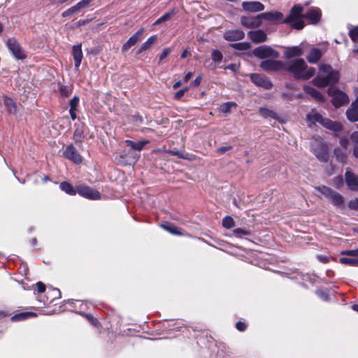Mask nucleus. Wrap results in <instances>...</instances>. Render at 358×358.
Returning a JSON list of instances; mask_svg holds the SVG:
<instances>
[{"label":"nucleus","mask_w":358,"mask_h":358,"mask_svg":"<svg viewBox=\"0 0 358 358\" xmlns=\"http://www.w3.org/2000/svg\"><path fill=\"white\" fill-rule=\"evenodd\" d=\"M284 70L292 73L296 79L308 80L315 73L313 67L308 66L302 58H296L285 62Z\"/></svg>","instance_id":"f257e3e1"},{"label":"nucleus","mask_w":358,"mask_h":358,"mask_svg":"<svg viewBox=\"0 0 358 358\" xmlns=\"http://www.w3.org/2000/svg\"><path fill=\"white\" fill-rule=\"evenodd\" d=\"M339 79V73L329 64H322L319 66V73L313 80L314 85L324 87L335 84Z\"/></svg>","instance_id":"f03ea898"},{"label":"nucleus","mask_w":358,"mask_h":358,"mask_svg":"<svg viewBox=\"0 0 358 358\" xmlns=\"http://www.w3.org/2000/svg\"><path fill=\"white\" fill-rule=\"evenodd\" d=\"M306 120L309 127H311V125L314 124L315 122H318L324 127L334 132H339L342 130L343 128L341 123L332 121L327 117H323L315 109H313L309 113L307 114Z\"/></svg>","instance_id":"7ed1b4c3"},{"label":"nucleus","mask_w":358,"mask_h":358,"mask_svg":"<svg viewBox=\"0 0 358 358\" xmlns=\"http://www.w3.org/2000/svg\"><path fill=\"white\" fill-rule=\"evenodd\" d=\"M303 8L299 4L294 5L290 10L289 14L283 20V23L289 24L292 28L300 30L304 26Z\"/></svg>","instance_id":"20e7f679"},{"label":"nucleus","mask_w":358,"mask_h":358,"mask_svg":"<svg viewBox=\"0 0 358 358\" xmlns=\"http://www.w3.org/2000/svg\"><path fill=\"white\" fill-rule=\"evenodd\" d=\"M316 189L322 194L325 197L329 199L331 203L336 207L341 208L343 206L344 198L340 193L324 185L317 187Z\"/></svg>","instance_id":"39448f33"},{"label":"nucleus","mask_w":358,"mask_h":358,"mask_svg":"<svg viewBox=\"0 0 358 358\" xmlns=\"http://www.w3.org/2000/svg\"><path fill=\"white\" fill-rule=\"evenodd\" d=\"M254 55L259 59L271 58L277 59L279 57V52L267 45H262L256 48L253 51Z\"/></svg>","instance_id":"423d86ee"},{"label":"nucleus","mask_w":358,"mask_h":358,"mask_svg":"<svg viewBox=\"0 0 358 358\" xmlns=\"http://www.w3.org/2000/svg\"><path fill=\"white\" fill-rule=\"evenodd\" d=\"M259 66L263 70L267 72L278 71L284 70L285 62L275 60V59H266L262 61Z\"/></svg>","instance_id":"0eeeda50"},{"label":"nucleus","mask_w":358,"mask_h":358,"mask_svg":"<svg viewBox=\"0 0 358 358\" xmlns=\"http://www.w3.org/2000/svg\"><path fill=\"white\" fill-rule=\"evenodd\" d=\"M77 193L89 199L98 200L101 199V194L97 190L85 185L77 186Z\"/></svg>","instance_id":"6e6552de"},{"label":"nucleus","mask_w":358,"mask_h":358,"mask_svg":"<svg viewBox=\"0 0 358 358\" xmlns=\"http://www.w3.org/2000/svg\"><path fill=\"white\" fill-rule=\"evenodd\" d=\"M8 50L17 59H24L26 55L20 44L14 38H9L6 43Z\"/></svg>","instance_id":"1a4fd4ad"},{"label":"nucleus","mask_w":358,"mask_h":358,"mask_svg":"<svg viewBox=\"0 0 358 358\" xmlns=\"http://www.w3.org/2000/svg\"><path fill=\"white\" fill-rule=\"evenodd\" d=\"M63 156L77 164H80L83 162V157L72 144L66 148L63 152Z\"/></svg>","instance_id":"9d476101"},{"label":"nucleus","mask_w":358,"mask_h":358,"mask_svg":"<svg viewBox=\"0 0 358 358\" xmlns=\"http://www.w3.org/2000/svg\"><path fill=\"white\" fill-rule=\"evenodd\" d=\"M345 180L351 191L358 192V176L355 175L350 168H348L345 173Z\"/></svg>","instance_id":"9b49d317"},{"label":"nucleus","mask_w":358,"mask_h":358,"mask_svg":"<svg viewBox=\"0 0 358 358\" xmlns=\"http://www.w3.org/2000/svg\"><path fill=\"white\" fill-rule=\"evenodd\" d=\"M250 80L257 86L262 87L266 90H269L273 86L271 80L263 75L252 73L250 75Z\"/></svg>","instance_id":"f8f14e48"},{"label":"nucleus","mask_w":358,"mask_h":358,"mask_svg":"<svg viewBox=\"0 0 358 358\" xmlns=\"http://www.w3.org/2000/svg\"><path fill=\"white\" fill-rule=\"evenodd\" d=\"M145 29L143 28L138 30L134 34H133L127 41L122 45V51L127 52L132 46L136 45L142 38L144 34Z\"/></svg>","instance_id":"ddd939ff"},{"label":"nucleus","mask_w":358,"mask_h":358,"mask_svg":"<svg viewBox=\"0 0 358 358\" xmlns=\"http://www.w3.org/2000/svg\"><path fill=\"white\" fill-rule=\"evenodd\" d=\"M322 12L320 8L312 7L304 14V19L308 20L313 24H317L321 18Z\"/></svg>","instance_id":"4468645a"},{"label":"nucleus","mask_w":358,"mask_h":358,"mask_svg":"<svg viewBox=\"0 0 358 358\" xmlns=\"http://www.w3.org/2000/svg\"><path fill=\"white\" fill-rule=\"evenodd\" d=\"M349 102L348 95L342 91H336L332 94V103L336 108H338Z\"/></svg>","instance_id":"2eb2a0df"},{"label":"nucleus","mask_w":358,"mask_h":358,"mask_svg":"<svg viewBox=\"0 0 358 358\" xmlns=\"http://www.w3.org/2000/svg\"><path fill=\"white\" fill-rule=\"evenodd\" d=\"M241 23L246 28L258 27L262 24L259 15L256 16H243L241 18Z\"/></svg>","instance_id":"dca6fc26"},{"label":"nucleus","mask_w":358,"mask_h":358,"mask_svg":"<svg viewBox=\"0 0 358 358\" xmlns=\"http://www.w3.org/2000/svg\"><path fill=\"white\" fill-rule=\"evenodd\" d=\"M243 8L248 12L256 13L264 10V6L259 1H244L242 3Z\"/></svg>","instance_id":"f3484780"},{"label":"nucleus","mask_w":358,"mask_h":358,"mask_svg":"<svg viewBox=\"0 0 358 358\" xmlns=\"http://www.w3.org/2000/svg\"><path fill=\"white\" fill-rule=\"evenodd\" d=\"M72 55L74 60L75 69L76 71H78L83 58L81 44H78L73 46Z\"/></svg>","instance_id":"a211bd4d"},{"label":"nucleus","mask_w":358,"mask_h":358,"mask_svg":"<svg viewBox=\"0 0 358 358\" xmlns=\"http://www.w3.org/2000/svg\"><path fill=\"white\" fill-rule=\"evenodd\" d=\"M245 34L241 29L228 30L224 34V38L228 41H236L244 38Z\"/></svg>","instance_id":"6ab92c4d"},{"label":"nucleus","mask_w":358,"mask_h":358,"mask_svg":"<svg viewBox=\"0 0 358 358\" xmlns=\"http://www.w3.org/2000/svg\"><path fill=\"white\" fill-rule=\"evenodd\" d=\"M248 35L249 38L255 43H263L267 39L266 33L260 29L250 31L248 32Z\"/></svg>","instance_id":"aec40b11"},{"label":"nucleus","mask_w":358,"mask_h":358,"mask_svg":"<svg viewBox=\"0 0 358 358\" xmlns=\"http://www.w3.org/2000/svg\"><path fill=\"white\" fill-rule=\"evenodd\" d=\"M346 116L349 121H358V96L356 100L352 103L350 108L346 111Z\"/></svg>","instance_id":"412c9836"},{"label":"nucleus","mask_w":358,"mask_h":358,"mask_svg":"<svg viewBox=\"0 0 358 358\" xmlns=\"http://www.w3.org/2000/svg\"><path fill=\"white\" fill-rule=\"evenodd\" d=\"M303 52L300 46H291L285 48V57L290 59L293 57H299L303 55Z\"/></svg>","instance_id":"4be33fe9"},{"label":"nucleus","mask_w":358,"mask_h":358,"mask_svg":"<svg viewBox=\"0 0 358 358\" xmlns=\"http://www.w3.org/2000/svg\"><path fill=\"white\" fill-rule=\"evenodd\" d=\"M313 149L317 158L322 162H327L329 159V154L327 148L324 143H321L318 148L314 147L313 145Z\"/></svg>","instance_id":"5701e85b"},{"label":"nucleus","mask_w":358,"mask_h":358,"mask_svg":"<svg viewBox=\"0 0 358 358\" xmlns=\"http://www.w3.org/2000/svg\"><path fill=\"white\" fill-rule=\"evenodd\" d=\"M85 125L83 123L75 124V131L73 135V139L76 143H81L85 138Z\"/></svg>","instance_id":"b1692460"},{"label":"nucleus","mask_w":358,"mask_h":358,"mask_svg":"<svg viewBox=\"0 0 358 358\" xmlns=\"http://www.w3.org/2000/svg\"><path fill=\"white\" fill-rule=\"evenodd\" d=\"M127 154H129V151L124 150L121 152L119 158L117 159V162L119 164L126 166L131 165L136 162L138 156L132 155L130 157H127Z\"/></svg>","instance_id":"393cba45"},{"label":"nucleus","mask_w":358,"mask_h":358,"mask_svg":"<svg viewBox=\"0 0 358 358\" xmlns=\"http://www.w3.org/2000/svg\"><path fill=\"white\" fill-rule=\"evenodd\" d=\"M323 55V52L317 48H312L306 56V59L310 64L317 63Z\"/></svg>","instance_id":"a878e982"},{"label":"nucleus","mask_w":358,"mask_h":358,"mask_svg":"<svg viewBox=\"0 0 358 358\" xmlns=\"http://www.w3.org/2000/svg\"><path fill=\"white\" fill-rule=\"evenodd\" d=\"M261 23H262V20H267V21H273L277 20H280L282 18L283 15L280 12H268V13H264L259 15Z\"/></svg>","instance_id":"bb28decb"},{"label":"nucleus","mask_w":358,"mask_h":358,"mask_svg":"<svg viewBox=\"0 0 358 358\" xmlns=\"http://www.w3.org/2000/svg\"><path fill=\"white\" fill-rule=\"evenodd\" d=\"M3 104L6 111L9 114H15L17 112L16 102L11 98L3 96Z\"/></svg>","instance_id":"cd10ccee"},{"label":"nucleus","mask_w":358,"mask_h":358,"mask_svg":"<svg viewBox=\"0 0 358 358\" xmlns=\"http://www.w3.org/2000/svg\"><path fill=\"white\" fill-rule=\"evenodd\" d=\"M303 90L306 94L310 95L316 101L319 102H323L324 101L322 94L313 87L306 85L303 87Z\"/></svg>","instance_id":"c85d7f7f"},{"label":"nucleus","mask_w":358,"mask_h":358,"mask_svg":"<svg viewBox=\"0 0 358 358\" xmlns=\"http://www.w3.org/2000/svg\"><path fill=\"white\" fill-rule=\"evenodd\" d=\"M124 143L127 144L129 146H130L131 149L134 150L141 151L143 149L145 145L149 143V141L142 140L138 142H134L131 140H126Z\"/></svg>","instance_id":"c756f323"},{"label":"nucleus","mask_w":358,"mask_h":358,"mask_svg":"<svg viewBox=\"0 0 358 358\" xmlns=\"http://www.w3.org/2000/svg\"><path fill=\"white\" fill-rule=\"evenodd\" d=\"M59 188L62 191L71 196L76 195L77 193V187L74 188L73 186L69 182L64 181L61 182L59 185Z\"/></svg>","instance_id":"7c9ffc66"},{"label":"nucleus","mask_w":358,"mask_h":358,"mask_svg":"<svg viewBox=\"0 0 358 358\" xmlns=\"http://www.w3.org/2000/svg\"><path fill=\"white\" fill-rule=\"evenodd\" d=\"M36 313L33 312H24L14 315L11 317V321L17 322L25 320L31 317H36Z\"/></svg>","instance_id":"2f4dec72"},{"label":"nucleus","mask_w":358,"mask_h":358,"mask_svg":"<svg viewBox=\"0 0 358 358\" xmlns=\"http://www.w3.org/2000/svg\"><path fill=\"white\" fill-rule=\"evenodd\" d=\"M156 39V35L151 36L149 38H148V40L145 42H144L141 45L140 48L138 50L137 54H141L143 51H145L146 50L149 49L152 46V45L155 42Z\"/></svg>","instance_id":"473e14b6"},{"label":"nucleus","mask_w":358,"mask_h":358,"mask_svg":"<svg viewBox=\"0 0 358 358\" xmlns=\"http://www.w3.org/2000/svg\"><path fill=\"white\" fill-rule=\"evenodd\" d=\"M259 113L264 117H271L280 121L278 114L269 108L262 107L259 108Z\"/></svg>","instance_id":"72a5a7b5"},{"label":"nucleus","mask_w":358,"mask_h":358,"mask_svg":"<svg viewBox=\"0 0 358 358\" xmlns=\"http://www.w3.org/2000/svg\"><path fill=\"white\" fill-rule=\"evenodd\" d=\"M175 14L176 11L174 9L166 13L155 22L154 25L159 24L162 22L169 20Z\"/></svg>","instance_id":"f704fd0d"},{"label":"nucleus","mask_w":358,"mask_h":358,"mask_svg":"<svg viewBox=\"0 0 358 358\" xmlns=\"http://www.w3.org/2000/svg\"><path fill=\"white\" fill-rule=\"evenodd\" d=\"M162 227L166 231L170 232L173 235H182V234L178 230L177 227H176L173 224L171 223H164L162 224Z\"/></svg>","instance_id":"c9c22d12"},{"label":"nucleus","mask_w":358,"mask_h":358,"mask_svg":"<svg viewBox=\"0 0 358 358\" xmlns=\"http://www.w3.org/2000/svg\"><path fill=\"white\" fill-rule=\"evenodd\" d=\"M339 262L343 264L358 266V258L355 257H341Z\"/></svg>","instance_id":"e433bc0d"},{"label":"nucleus","mask_w":358,"mask_h":358,"mask_svg":"<svg viewBox=\"0 0 358 358\" xmlns=\"http://www.w3.org/2000/svg\"><path fill=\"white\" fill-rule=\"evenodd\" d=\"M222 225L226 229H231L235 226V222L231 217L226 216L222 220Z\"/></svg>","instance_id":"4c0bfd02"},{"label":"nucleus","mask_w":358,"mask_h":358,"mask_svg":"<svg viewBox=\"0 0 358 358\" xmlns=\"http://www.w3.org/2000/svg\"><path fill=\"white\" fill-rule=\"evenodd\" d=\"M233 234L236 236L241 238L243 236H248L251 235V232L248 230L242 228H237L233 231Z\"/></svg>","instance_id":"58836bf2"},{"label":"nucleus","mask_w":358,"mask_h":358,"mask_svg":"<svg viewBox=\"0 0 358 358\" xmlns=\"http://www.w3.org/2000/svg\"><path fill=\"white\" fill-rule=\"evenodd\" d=\"M236 104L234 102H227L221 106V111L223 113H229L231 111V108L232 106H236Z\"/></svg>","instance_id":"ea45409f"},{"label":"nucleus","mask_w":358,"mask_h":358,"mask_svg":"<svg viewBox=\"0 0 358 358\" xmlns=\"http://www.w3.org/2000/svg\"><path fill=\"white\" fill-rule=\"evenodd\" d=\"M333 183L337 189H340L343 185V178L341 176H338L334 178Z\"/></svg>","instance_id":"a19ab883"},{"label":"nucleus","mask_w":358,"mask_h":358,"mask_svg":"<svg viewBox=\"0 0 358 358\" xmlns=\"http://www.w3.org/2000/svg\"><path fill=\"white\" fill-rule=\"evenodd\" d=\"M212 59L214 62H221L222 59V54L218 50H213L212 52Z\"/></svg>","instance_id":"79ce46f5"},{"label":"nucleus","mask_w":358,"mask_h":358,"mask_svg":"<svg viewBox=\"0 0 358 358\" xmlns=\"http://www.w3.org/2000/svg\"><path fill=\"white\" fill-rule=\"evenodd\" d=\"M316 294L319 297H320L324 301H328L329 299L328 292L326 290L317 289L316 291Z\"/></svg>","instance_id":"37998d69"},{"label":"nucleus","mask_w":358,"mask_h":358,"mask_svg":"<svg viewBox=\"0 0 358 358\" xmlns=\"http://www.w3.org/2000/svg\"><path fill=\"white\" fill-rule=\"evenodd\" d=\"M172 51L171 48H165L163 49L162 53L159 55V62L161 63L164 59H165Z\"/></svg>","instance_id":"c03bdc74"},{"label":"nucleus","mask_w":358,"mask_h":358,"mask_svg":"<svg viewBox=\"0 0 358 358\" xmlns=\"http://www.w3.org/2000/svg\"><path fill=\"white\" fill-rule=\"evenodd\" d=\"M79 103V98L76 96H73L69 102L70 109L77 110V107Z\"/></svg>","instance_id":"a18cd8bd"},{"label":"nucleus","mask_w":358,"mask_h":358,"mask_svg":"<svg viewBox=\"0 0 358 358\" xmlns=\"http://www.w3.org/2000/svg\"><path fill=\"white\" fill-rule=\"evenodd\" d=\"M348 208L351 210H358V198L350 200L348 202Z\"/></svg>","instance_id":"49530a36"},{"label":"nucleus","mask_w":358,"mask_h":358,"mask_svg":"<svg viewBox=\"0 0 358 358\" xmlns=\"http://www.w3.org/2000/svg\"><path fill=\"white\" fill-rule=\"evenodd\" d=\"M341 254L343 255L358 257V248L355 250H343L341 252Z\"/></svg>","instance_id":"de8ad7c7"},{"label":"nucleus","mask_w":358,"mask_h":358,"mask_svg":"<svg viewBox=\"0 0 358 358\" xmlns=\"http://www.w3.org/2000/svg\"><path fill=\"white\" fill-rule=\"evenodd\" d=\"M86 7L82 2V1H79L78 3H77L75 6L71 7V10H72V12L74 13L80 11L82 8Z\"/></svg>","instance_id":"09e8293b"},{"label":"nucleus","mask_w":358,"mask_h":358,"mask_svg":"<svg viewBox=\"0 0 358 358\" xmlns=\"http://www.w3.org/2000/svg\"><path fill=\"white\" fill-rule=\"evenodd\" d=\"M86 7L82 2V1H79L78 3H77L75 6L71 7V10H72V12L74 13L80 11L82 8Z\"/></svg>","instance_id":"8fccbe9b"},{"label":"nucleus","mask_w":358,"mask_h":358,"mask_svg":"<svg viewBox=\"0 0 358 358\" xmlns=\"http://www.w3.org/2000/svg\"><path fill=\"white\" fill-rule=\"evenodd\" d=\"M350 36L355 42H358V27L350 31Z\"/></svg>","instance_id":"3c124183"},{"label":"nucleus","mask_w":358,"mask_h":358,"mask_svg":"<svg viewBox=\"0 0 358 358\" xmlns=\"http://www.w3.org/2000/svg\"><path fill=\"white\" fill-rule=\"evenodd\" d=\"M188 87H184L183 89L180 90L175 94L174 99L176 100H180L184 96L185 93L188 91Z\"/></svg>","instance_id":"603ef678"},{"label":"nucleus","mask_w":358,"mask_h":358,"mask_svg":"<svg viewBox=\"0 0 358 358\" xmlns=\"http://www.w3.org/2000/svg\"><path fill=\"white\" fill-rule=\"evenodd\" d=\"M232 46L238 50H247L249 48V45L246 43H234L232 45Z\"/></svg>","instance_id":"864d4df0"},{"label":"nucleus","mask_w":358,"mask_h":358,"mask_svg":"<svg viewBox=\"0 0 358 358\" xmlns=\"http://www.w3.org/2000/svg\"><path fill=\"white\" fill-rule=\"evenodd\" d=\"M350 139L354 145H358V131H354L351 134Z\"/></svg>","instance_id":"5fc2aeb1"},{"label":"nucleus","mask_w":358,"mask_h":358,"mask_svg":"<svg viewBox=\"0 0 358 358\" xmlns=\"http://www.w3.org/2000/svg\"><path fill=\"white\" fill-rule=\"evenodd\" d=\"M236 329L240 331H243L246 329L247 324L243 322H238L236 324Z\"/></svg>","instance_id":"6e6d98bb"},{"label":"nucleus","mask_w":358,"mask_h":358,"mask_svg":"<svg viewBox=\"0 0 358 358\" xmlns=\"http://www.w3.org/2000/svg\"><path fill=\"white\" fill-rule=\"evenodd\" d=\"M36 285L37 287L38 292L43 293L45 291V285L43 282H38Z\"/></svg>","instance_id":"4d7b16f0"},{"label":"nucleus","mask_w":358,"mask_h":358,"mask_svg":"<svg viewBox=\"0 0 358 358\" xmlns=\"http://www.w3.org/2000/svg\"><path fill=\"white\" fill-rule=\"evenodd\" d=\"M170 153L172 155H175V156H178L179 158H181V159H189L187 155H183L182 154L180 151H171Z\"/></svg>","instance_id":"13d9d810"},{"label":"nucleus","mask_w":358,"mask_h":358,"mask_svg":"<svg viewBox=\"0 0 358 358\" xmlns=\"http://www.w3.org/2000/svg\"><path fill=\"white\" fill-rule=\"evenodd\" d=\"M231 148V146H222L217 149V152L219 155H222L225 152L229 150Z\"/></svg>","instance_id":"bf43d9fd"},{"label":"nucleus","mask_w":358,"mask_h":358,"mask_svg":"<svg viewBox=\"0 0 358 358\" xmlns=\"http://www.w3.org/2000/svg\"><path fill=\"white\" fill-rule=\"evenodd\" d=\"M317 258L322 263H327L329 262V257L325 255H317Z\"/></svg>","instance_id":"052dcab7"},{"label":"nucleus","mask_w":358,"mask_h":358,"mask_svg":"<svg viewBox=\"0 0 358 358\" xmlns=\"http://www.w3.org/2000/svg\"><path fill=\"white\" fill-rule=\"evenodd\" d=\"M201 80H202V78L201 76H198L196 77L194 81L192 83V85L194 86V87H197L200 85L201 82Z\"/></svg>","instance_id":"680f3d73"},{"label":"nucleus","mask_w":358,"mask_h":358,"mask_svg":"<svg viewBox=\"0 0 358 358\" xmlns=\"http://www.w3.org/2000/svg\"><path fill=\"white\" fill-rule=\"evenodd\" d=\"M73 15V13L72 12V10H71V8H69L67 9L66 10H65L63 13H62V16L64 17H69V16H71Z\"/></svg>","instance_id":"e2e57ef3"},{"label":"nucleus","mask_w":358,"mask_h":358,"mask_svg":"<svg viewBox=\"0 0 358 358\" xmlns=\"http://www.w3.org/2000/svg\"><path fill=\"white\" fill-rule=\"evenodd\" d=\"M352 155L355 158L358 159V145H354L352 148Z\"/></svg>","instance_id":"0e129e2a"},{"label":"nucleus","mask_w":358,"mask_h":358,"mask_svg":"<svg viewBox=\"0 0 358 358\" xmlns=\"http://www.w3.org/2000/svg\"><path fill=\"white\" fill-rule=\"evenodd\" d=\"M69 113L73 120L76 119V110L69 109Z\"/></svg>","instance_id":"69168bd1"},{"label":"nucleus","mask_w":358,"mask_h":358,"mask_svg":"<svg viewBox=\"0 0 358 358\" xmlns=\"http://www.w3.org/2000/svg\"><path fill=\"white\" fill-rule=\"evenodd\" d=\"M192 75L193 73L192 72H188L184 78V82L187 83L192 77Z\"/></svg>","instance_id":"338daca9"},{"label":"nucleus","mask_w":358,"mask_h":358,"mask_svg":"<svg viewBox=\"0 0 358 358\" xmlns=\"http://www.w3.org/2000/svg\"><path fill=\"white\" fill-rule=\"evenodd\" d=\"M181 85H182V82L180 80H178L176 83L173 84V88L174 90H176V89L179 88L181 86Z\"/></svg>","instance_id":"774afa93"}]
</instances>
